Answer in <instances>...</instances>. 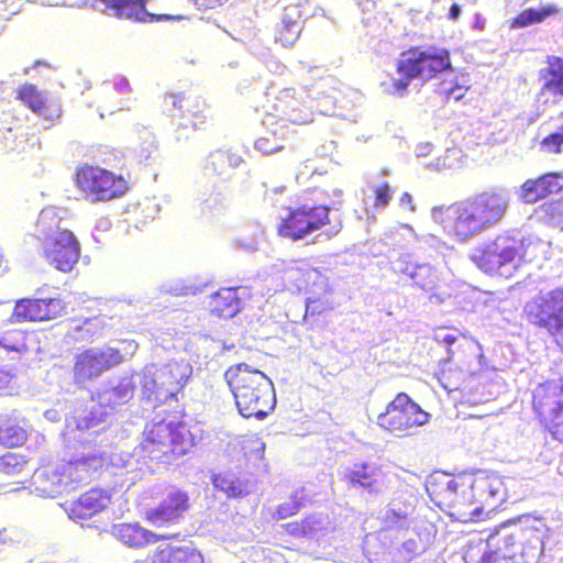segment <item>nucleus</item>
<instances>
[{"label": "nucleus", "instance_id": "c85d7f7f", "mask_svg": "<svg viewBox=\"0 0 563 563\" xmlns=\"http://www.w3.org/2000/svg\"><path fill=\"white\" fill-rule=\"evenodd\" d=\"M150 0H99L103 10H109L119 19L137 22H153L170 19L169 15H156L146 10Z\"/></svg>", "mask_w": 563, "mask_h": 563}, {"label": "nucleus", "instance_id": "bf43d9fd", "mask_svg": "<svg viewBox=\"0 0 563 563\" xmlns=\"http://www.w3.org/2000/svg\"><path fill=\"white\" fill-rule=\"evenodd\" d=\"M203 111H192L191 119H188L184 122L179 123V126L183 129H188L189 123L192 129H198L206 120L207 115L202 113Z\"/></svg>", "mask_w": 563, "mask_h": 563}, {"label": "nucleus", "instance_id": "f3484780", "mask_svg": "<svg viewBox=\"0 0 563 563\" xmlns=\"http://www.w3.org/2000/svg\"><path fill=\"white\" fill-rule=\"evenodd\" d=\"M520 545V558L523 563H536L543 551V538L547 526L542 519L522 516L509 522Z\"/></svg>", "mask_w": 563, "mask_h": 563}, {"label": "nucleus", "instance_id": "4468645a", "mask_svg": "<svg viewBox=\"0 0 563 563\" xmlns=\"http://www.w3.org/2000/svg\"><path fill=\"white\" fill-rule=\"evenodd\" d=\"M79 188L91 195L92 200L107 201L122 196L128 185L122 176L95 166H86L77 173Z\"/></svg>", "mask_w": 563, "mask_h": 563}, {"label": "nucleus", "instance_id": "0eeeda50", "mask_svg": "<svg viewBox=\"0 0 563 563\" xmlns=\"http://www.w3.org/2000/svg\"><path fill=\"white\" fill-rule=\"evenodd\" d=\"M531 244V240L520 232H505L477 246L471 257L485 273L510 277L523 262Z\"/></svg>", "mask_w": 563, "mask_h": 563}, {"label": "nucleus", "instance_id": "e433bc0d", "mask_svg": "<svg viewBox=\"0 0 563 563\" xmlns=\"http://www.w3.org/2000/svg\"><path fill=\"white\" fill-rule=\"evenodd\" d=\"M240 291V287H229L213 292L208 301L211 313L219 318H233L242 308Z\"/></svg>", "mask_w": 563, "mask_h": 563}, {"label": "nucleus", "instance_id": "aec40b11", "mask_svg": "<svg viewBox=\"0 0 563 563\" xmlns=\"http://www.w3.org/2000/svg\"><path fill=\"white\" fill-rule=\"evenodd\" d=\"M516 556H520L516 531H512L509 522H505L488 537L478 563H499Z\"/></svg>", "mask_w": 563, "mask_h": 563}, {"label": "nucleus", "instance_id": "c03bdc74", "mask_svg": "<svg viewBox=\"0 0 563 563\" xmlns=\"http://www.w3.org/2000/svg\"><path fill=\"white\" fill-rule=\"evenodd\" d=\"M540 78L543 80L541 95L563 96V59L551 57L549 66L540 70Z\"/></svg>", "mask_w": 563, "mask_h": 563}, {"label": "nucleus", "instance_id": "052dcab7", "mask_svg": "<svg viewBox=\"0 0 563 563\" xmlns=\"http://www.w3.org/2000/svg\"><path fill=\"white\" fill-rule=\"evenodd\" d=\"M435 340L439 343H442L448 349V354H451L452 353L451 347L457 341V336L453 333H448V332L441 331L435 334Z\"/></svg>", "mask_w": 563, "mask_h": 563}, {"label": "nucleus", "instance_id": "69168bd1", "mask_svg": "<svg viewBox=\"0 0 563 563\" xmlns=\"http://www.w3.org/2000/svg\"><path fill=\"white\" fill-rule=\"evenodd\" d=\"M306 307H307V312H310L311 314L321 312V303L319 302L318 299H313V298L309 297L307 299Z\"/></svg>", "mask_w": 563, "mask_h": 563}, {"label": "nucleus", "instance_id": "13d9d810", "mask_svg": "<svg viewBox=\"0 0 563 563\" xmlns=\"http://www.w3.org/2000/svg\"><path fill=\"white\" fill-rule=\"evenodd\" d=\"M389 186L385 183L383 186L377 187L375 190V206L386 207L390 200Z\"/></svg>", "mask_w": 563, "mask_h": 563}, {"label": "nucleus", "instance_id": "3c124183", "mask_svg": "<svg viewBox=\"0 0 563 563\" xmlns=\"http://www.w3.org/2000/svg\"><path fill=\"white\" fill-rule=\"evenodd\" d=\"M310 499L306 494L305 488L295 490L288 500L280 504L277 508V516L279 519L288 518L297 514L301 507H303Z\"/></svg>", "mask_w": 563, "mask_h": 563}, {"label": "nucleus", "instance_id": "09e8293b", "mask_svg": "<svg viewBox=\"0 0 563 563\" xmlns=\"http://www.w3.org/2000/svg\"><path fill=\"white\" fill-rule=\"evenodd\" d=\"M537 214L545 224L563 229V200L543 203Z\"/></svg>", "mask_w": 563, "mask_h": 563}, {"label": "nucleus", "instance_id": "e2e57ef3", "mask_svg": "<svg viewBox=\"0 0 563 563\" xmlns=\"http://www.w3.org/2000/svg\"><path fill=\"white\" fill-rule=\"evenodd\" d=\"M228 0H196L194 3L198 10L214 9L222 5Z\"/></svg>", "mask_w": 563, "mask_h": 563}, {"label": "nucleus", "instance_id": "680f3d73", "mask_svg": "<svg viewBox=\"0 0 563 563\" xmlns=\"http://www.w3.org/2000/svg\"><path fill=\"white\" fill-rule=\"evenodd\" d=\"M186 101L183 95L170 93L165 97V104L172 106L174 110L183 111L184 102Z\"/></svg>", "mask_w": 563, "mask_h": 563}, {"label": "nucleus", "instance_id": "393cba45", "mask_svg": "<svg viewBox=\"0 0 563 563\" xmlns=\"http://www.w3.org/2000/svg\"><path fill=\"white\" fill-rule=\"evenodd\" d=\"M216 490L227 498H243L256 490L255 477L245 472L224 471L212 475Z\"/></svg>", "mask_w": 563, "mask_h": 563}, {"label": "nucleus", "instance_id": "8fccbe9b", "mask_svg": "<svg viewBox=\"0 0 563 563\" xmlns=\"http://www.w3.org/2000/svg\"><path fill=\"white\" fill-rule=\"evenodd\" d=\"M27 462L24 455L14 452L0 454V473L8 476L20 475L26 468Z\"/></svg>", "mask_w": 563, "mask_h": 563}, {"label": "nucleus", "instance_id": "603ef678", "mask_svg": "<svg viewBox=\"0 0 563 563\" xmlns=\"http://www.w3.org/2000/svg\"><path fill=\"white\" fill-rule=\"evenodd\" d=\"M110 349L114 352H118L119 361L117 362V366L123 363L129 357H132L137 349L139 344L134 340H124L120 341L118 346H110Z\"/></svg>", "mask_w": 563, "mask_h": 563}, {"label": "nucleus", "instance_id": "20e7f679", "mask_svg": "<svg viewBox=\"0 0 563 563\" xmlns=\"http://www.w3.org/2000/svg\"><path fill=\"white\" fill-rule=\"evenodd\" d=\"M63 211L44 208L35 225V236L41 242L44 257L57 271L69 273L80 257V243L75 234L62 227Z\"/></svg>", "mask_w": 563, "mask_h": 563}, {"label": "nucleus", "instance_id": "f257e3e1", "mask_svg": "<svg viewBox=\"0 0 563 563\" xmlns=\"http://www.w3.org/2000/svg\"><path fill=\"white\" fill-rule=\"evenodd\" d=\"M510 201L508 189L492 188L448 207H434L431 217L449 236L465 243L499 225Z\"/></svg>", "mask_w": 563, "mask_h": 563}, {"label": "nucleus", "instance_id": "5fc2aeb1", "mask_svg": "<svg viewBox=\"0 0 563 563\" xmlns=\"http://www.w3.org/2000/svg\"><path fill=\"white\" fill-rule=\"evenodd\" d=\"M563 145V126L542 141V146L550 153H560Z\"/></svg>", "mask_w": 563, "mask_h": 563}, {"label": "nucleus", "instance_id": "2f4dec72", "mask_svg": "<svg viewBox=\"0 0 563 563\" xmlns=\"http://www.w3.org/2000/svg\"><path fill=\"white\" fill-rule=\"evenodd\" d=\"M139 378L135 375H124L110 383L109 387L99 393L101 405L112 411L117 407L128 404L134 396Z\"/></svg>", "mask_w": 563, "mask_h": 563}, {"label": "nucleus", "instance_id": "a19ab883", "mask_svg": "<svg viewBox=\"0 0 563 563\" xmlns=\"http://www.w3.org/2000/svg\"><path fill=\"white\" fill-rule=\"evenodd\" d=\"M152 563H203L200 552L191 545L159 547Z\"/></svg>", "mask_w": 563, "mask_h": 563}, {"label": "nucleus", "instance_id": "c9c22d12", "mask_svg": "<svg viewBox=\"0 0 563 563\" xmlns=\"http://www.w3.org/2000/svg\"><path fill=\"white\" fill-rule=\"evenodd\" d=\"M263 124L267 128V135L255 141V150L265 155L283 150L284 141L291 132L289 126L280 124V122H276V115L274 114H267L263 120Z\"/></svg>", "mask_w": 563, "mask_h": 563}, {"label": "nucleus", "instance_id": "864d4df0", "mask_svg": "<svg viewBox=\"0 0 563 563\" xmlns=\"http://www.w3.org/2000/svg\"><path fill=\"white\" fill-rule=\"evenodd\" d=\"M113 91L124 95L131 91L129 80L125 77H119L111 86L109 82H103L100 89L102 96L111 95Z\"/></svg>", "mask_w": 563, "mask_h": 563}, {"label": "nucleus", "instance_id": "6ab92c4d", "mask_svg": "<svg viewBox=\"0 0 563 563\" xmlns=\"http://www.w3.org/2000/svg\"><path fill=\"white\" fill-rule=\"evenodd\" d=\"M308 0H297L284 8L276 26L275 41L284 47H291L299 38L307 19L310 18Z\"/></svg>", "mask_w": 563, "mask_h": 563}, {"label": "nucleus", "instance_id": "c756f323", "mask_svg": "<svg viewBox=\"0 0 563 563\" xmlns=\"http://www.w3.org/2000/svg\"><path fill=\"white\" fill-rule=\"evenodd\" d=\"M29 422L23 415L12 409L0 413V444L7 448L22 445L27 439Z\"/></svg>", "mask_w": 563, "mask_h": 563}, {"label": "nucleus", "instance_id": "a18cd8bd", "mask_svg": "<svg viewBox=\"0 0 563 563\" xmlns=\"http://www.w3.org/2000/svg\"><path fill=\"white\" fill-rule=\"evenodd\" d=\"M264 239V229L258 223L246 225L232 240V246L244 253H255Z\"/></svg>", "mask_w": 563, "mask_h": 563}, {"label": "nucleus", "instance_id": "4be33fe9", "mask_svg": "<svg viewBox=\"0 0 563 563\" xmlns=\"http://www.w3.org/2000/svg\"><path fill=\"white\" fill-rule=\"evenodd\" d=\"M64 310L59 298L30 299L23 298L15 302L10 317L11 322L43 321L55 319Z\"/></svg>", "mask_w": 563, "mask_h": 563}, {"label": "nucleus", "instance_id": "b1692460", "mask_svg": "<svg viewBox=\"0 0 563 563\" xmlns=\"http://www.w3.org/2000/svg\"><path fill=\"white\" fill-rule=\"evenodd\" d=\"M78 440L84 442L81 451L95 450L101 453L103 462L109 460V465L118 471L115 475L122 477L120 484L121 487L126 486V488H129L143 477L145 473L143 465L145 463H141L140 460L136 459L133 454L128 452H111L106 457L104 452L100 449L86 445V443L90 442L89 440L82 439L80 437H78Z\"/></svg>", "mask_w": 563, "mask_h": 563}, {"label": "nucleus", "instance_id": "6e6d98bb", "mask_svg": "<svg viewBox=\"0 0 563 563\" xmlns=\"http://www.w3.org/2000/svg\"><path fill=\"white\" fill-rule=\"evenodd\" d=\"M167 292H170L175 296H187L195 295L199 291V287L194 284H188L183 280H177L173 285H170L167 289Z\"/></svg>", "mask_w": 563, "mask_h": 563}, {"label": "nucleus", "instance_id": "423d86ee", "mask_svg": "<svg viewBox=\"0 0 563 563\" xmlns=\"http://www.w3.org/2000/svg\"><path fill=\"white\" fill-rule=\"evenodd\" d=\"M192 375V366L187 360H170L162 365H146L136 373L143 398L153 407L169 401H178Z\"/></svg>", "mask_w": 563, "mask_h": 563}, {"label": "nucleus", "instance_id": "473e14b6", "mask_svg": "<svg viewBox=\"0 0 563 563\" xmlns=\"http://www.w3.org/2000/svg\"><path fill=\"white\" fill-rule=\"evenodd\" d=\"M38 343L35 332L20 329L5 331L0 335V357L3 358L13 353L11 358H15L31 351H37Z\"/></svg>", "mask_w": 563, "mask_h": 563}, {"label": "nucleus", "instance_id": "bb28decb", "mask_svg": "<svg viewBox=\"0 0 563 563\" xmlns=\"http://www.w3.org/2000/svg\"><path fill=\"white\" fill-rule=\"evenodd\" d=\"M473 489L476 492L477 505L490 510L496 509L506 499V488L503 479L495 474L478 472L473 478Z\"/></svg>", "mask_w": 563, "mask_h": 563}, {"label": "nucleus", "instance_id": "58836bf2", "mask_svg": "<svg viewBox=\"0 0 563 563\" xmlns=\"http://www.w3.org/2000/svg\"><path fill=\"white\" fill-rule=\"evenodd\" d=\"M111 534L130 548L140 549L156 542V534L139 523H117L111 527Z\"/></svg>", "mask_w": 563, "mask_h": 563}, {"label": "nucleus", "instance_id": "a211bd4d", "mask_svg": "<svg viewBox=\"0 0 563 563\" xmlns=\"http://www.w3.org/2000/svg\"><path fill=\"white\" fill-rule=\"evenodd\" d=\"M118 352L110 345L91 347L79 353L75 357L74 378L77 384H84L93 379L117 366Z\"/></svg>", "mask_w": 563, "mask_h": 563}, {"label": "nucleus", "instance_id": "7ed1b4c3", "mask_svg": "<svg viewBox=\"0 0 563 563\" xmlns=\"http://www.w3.org/2000/svg\"><path fill=\"white\" fill-rule=\"evenodd\" d=\"M102 466L103 457L100 452L80 451L68 461L36 470L32 476V487L37 496L56 498L74 490L78 483L89 479Z\"/></svg>", "mask_w": 563, "mask_h": 563}, {"label": "nucleus", "instance_id": "2eb2a0df", "mask_svg": "<svg viewBox=\"0 0 563 563\" xmlns=\"http://www.w3.org/2000/svg\"><path fill=\"white\" fill-rule=\"evenodd\" d=\"M282 279L288 290L309 291L314 296L327 294L328 278L303 260L283 261L280 263Z\"/></svg>", "mask_w": 563, "mask_h": 563}, {"label": "nucleus", "instance_id": "cd10ccee", "mask_svg": "<svg viewBox=\"0 0 563 563\" xmlns=\"http://www.w3.org/2000/svg\"><path fill=\"white\" fill-rule=\"evenodd\" d=\"M111 503V495L106 489L92 488L71 503L66 509L68 517L75 521L86 520L101 512Z\"/></svg>", "mask_w": 563, "mask_h": 563}, {"label": "nucleus", "instance_id": "9d476101", "mask_svg": "<svg viewBox=\"0 0 563 563\" xmlns=\"http://www.w3.org/2000/svg\"><path fill=\"white\" fill-rule=\"evenodd\" d=\"M527 320L544 329L563 351V287L540 294L523 308Z\"/></svg>", "mask_w": 563, "mask_h": 563}, {"label": "nucleus", "instance_id": "de8ad7c7", "mask_svg": "<svg viewBox=\"0 0 563 563\" xmlns=\"http://www.w3.org/2000/svg\"><path fill=\"white\" fill-rule=\"evenodd\" d=\"M139 139L141 142L135 148V154L140 163H147L154 159L158 151L155 135L147 129H142Z\"/></svg>", "mask_w": 563, "mask_h": 563}, {"label": "nucleus", "instance_id": "5701e85b", "mask_svg": "<svg viewBox=\"0 0 563 563\" xmlns=\"http://www.w3.org/2000/svg\"><path fill=\"white\" fill-rule=\"evenodd\" d=\"M188 509L187 492L173 486L166 489L159 504L147 511V518L152 523L163 526L178 521Z\"/></svg>", "mask_w": 563, "mask_h": 563}, {"label": "nucleus", "instance_id": "6e6552de", "mask_svg": "<svg viewBox=\"0 0 563 563\" xmlns=\"http://www.w3.org/2000/svg\"><path fill=\"white\" fill-rule=\"evenodd\" d=\"M287 210V216L282 218L278 227V233L283 238H288L292 241L303 240L314 231L329 224L324 232L316 236L313 240L316 242L320 238L330 240L342 230L341 219L335 217L331 219V209L325 205L303 202L295 207H288Z\"/></svg>", "mask_w": 563, "mask_h": 563}, {"label": "nucleus", "instance_id": "338daca9", "mask_svg": "<svg viewBox=\"0 0 563 563\" xmlns=\"http://www.w3.org/2000/svg\"><path fill=\"white\" fill-rule=\"evenodd\" d=\"M431 143H421L416 147V154L418 157H426L431 153Z\"/></svg>", "mask_w": 563, "mask_h": 563}, {"label": "nucleus", "instance_id": "79ce46f5", "mask_svg": "<svg viewBox=\"0 0 563 563\" xmlns=\"http://www.w3.org/2000/svg\"><path fill=\"white\" fill-rule=\"evenodd\" d=\"M109 415L110 411L104 405L100 404V400H98V402L91 401V404L78 412V415L66 419L67 428L71 429L75 427L78 431H88L104 422Z\"/></svg>", "mask_w": 563, "mask_h": 563}, {"label": "nucleus", "instance_id": "9b49d317", "mask_svg": "<svg viewBox=\"0 0 563 563\" xmlns=\"http://www.w3.org/2000/svg\"><path fill=\"white\" fill-rule=\"evenodd\" d=\"M429 418L430 415L412 401L407 394L400 393L386 410L378 415L377 424L400 435L410 433L411 429L426 424Z\"/></svg>", "mask_w": 563, "mask_h": 563}, {"label": "nucleus", "instance_id": "0e129e2a", "mask_svg": "<svg viewBox=\"0 0 563 563\" xmlns=\"http://www.w3.org/2000/svg\"><path fill=\"white\" fill-rule=\"evenodd\" d=\"M12 378L13 375L10 371L0 368V390L8 388Z\"/></svg>", "mask_w": 563, "mask_h": 563}, {"label": "nucleus", "instance_id": "a878e982", "mask_svg": "<svg viewBox=\"0 0 563 563\" xmlns=\"http://www.w3.org/2000/svg\"><path fill=\"white\" fill-rule=\"evenodd\" d=\"M562 189L563 175L549 173L537 179H527L515 194L521 202L531 205Z\"/></svg>", "mask_w": 563, "mask_h": 563}, {"label": "nucleus", "instance_id": "39448f33", "mask_svg": "<svg viewBox=\"0 0 563 563\" xmlns=\"http://www.w3.org/2000/svg\"><path fill=\"white\" fill-rule=\"evenodd\" d=\"M450 66V53L445 48L428 47L423 51L404 54L397 62L396 75L382 82L383 92L402 98L407 95L408 87L413 79L422 81L437 79Z\"/></svg>", "mask_w": 563, "mask_h": 563}, {"label": "nucleus", "instance_id": "ddd939ff", "mask_svg": "<svg viewBox=\"0 0 563 563\" xmlns=\"http://www.w3.org/2000/svg\"><path fill=\"white\" fill-rule=\"evenodd\" d=\"M533 409L548 424L554 439L563 442V382H547L533 393Z\"/></svg>", "mask_w": 563, "mask_h": 563}, {"label": "nucleus", "instance_id": "774afa93", "mask_svg": "<svg viewBox=\"0 0 563 563\" xmlns=\"http://www.w3.org/2000/svg\"><path fill=\"white\" fill-rule=\"evenodd\" d=\"M288 531L289 533L297 536V537H306V531L302 530L301 522H291L288 525Z\"/></svg>", "mask_w": 563, "mask_h": 563}, {"label": "nucleus", "instance_id": "f8f14e48", "mask_svg": "<svg viewBox=\"0 0 563 563\" xmlns=\"http://www.w3.org/2000/svg\"><path fill=\"white\" fill-rule=\"evenodd\" d=\"M391 271L410 286L430 294V299L439 296L434 292L440 285L441 277L439 271L430 263L419 261L411 253H401L396 258L390 260Z\"/></svg>", "mask_w": 563, "mask_h": 563}, {"label": "nucleus", "instance_id": "72a5a7b5", "mask_svg": "<svg viewBox=\"0 0 563 563\" xmlns=\"http://www.w3.org/2000/svg\"><path fill=\"white\" fill-rule=\"evenodd\" d=\"M196 200L200 214L207 218L221 214L229 205L227 192L216 184L200 186Z\"/></svg>", "mask_w": 563, "mask_h": 563}, {"label": "nucleus", "instance_id": "dca6fc26", "mask_svg": "<svg viewBox=\"0 0 563 563\" xmlns=\"http://www.w3.org/2000/svg\"><path fill=\"white\" fill-rule=\"evenodd\" d=\"M448 505L461 521H474L482 515V506L477 505L473 479L460 477L449 479L442 492Z\"/></svg>", "mask_w": 563, "mask_h": 563}, {"label": "nucleus", "instance_id": "4c0bfd02", "mask_svg": "<svg viewBox=\"0 0 563 563\" xmlns=\"http://www.w3.org/2000/svg\"><path fill=\"white\" fill-rule=\"evenodd\" d=\"M18 97L34 113L47 121H53L59 117V108L47 103L46 93L37 90L34 85L26 84L22 86L18 91Z\"/></svg>", "mask_w": 563, "mask_h": 563}, {"label": "nucleus", "instance_id": "1a4fd4ad", "mask_svg": "<svg viewBox=\"0 0 563 563\" xmlns=\"http://www.w3.org/2000/svg\"><path fill=\"white\" fill-rule=\"evenodd\" d=\"M192 446V437L187 427L175 420H161L146 426L142 450L151 460L170 464L185 455Z\"/></svg>", "mask_w": 563, "mask_h": 563}, {"label": "nucleus", "instance_id": "4d7b16f0", "mask_svg": "<svg viewBox=\"0 0 563 563\" xmlns=\"http://www.w3.org/2000/svg\"><path fill=\"white\" fill-rule=\"evenodd\" d=\"M301 527L302 530L306 531L305 536L312 538L314 537L316 532L321 529L322 521L316 516H310L301 521Z\"/></svg>", "mask_w": 563, "mask_h": 563}, {"label": "nucleus", "instance_id": "49530a36", "mask_svg": "<svg viewBox=\"0 0 563 563\" xmlns=\"http://www.w3.org/2000/svg\"><path fill=\"white\" fill-rule=\"evenodd\" d=\"M556 11V8L552 5L543 7L540 9H526L514 19L511 27L521 29L536 23H540L548 16L554 14Z\"/></svg>", "mask_w": 563, "mask_h": 563}, {"label": "nucleus", "instance_id": "7c9ffc66", "mask_svg": "<svg viewBox=\"0 0 563 563\" xmlns=\"http://www.w3.org/2000/svg\"><path fill=\"white\" fill-rule=\"evenodd\" d=\"M277 112L276 122L286 124H306L312 122V111L309 107L302 106L301 102L292 96V90L286 89L277 98L274 106Z\"/></svg>", "mask_w": 563, "mask_h": 563}, {"label": "nucleus", "instance_id": "f704fd0d", "mask_svg": "<svg viewBox=\"0 0 563 563\" xmlns=\"http://www.w3.org/2000/svg\"><path fill=\"white\" fill-rule=\"evenodd\" d=\"M439 78L441 80L435 84L434 92L441 97L443 102H448L450 99L461 100L470 87L468 75L457 73L452 65Z\"/></svg>", "mask_w": 563, "mask_h": 563}, {"label": "nucleus", "instance_id": "ea45409f", "mask_svg": "<svg viewBox=\"0 0 563 563\" xmlns=\"http://www.w3.org/2000/svg\"><path fill=\"white\" fill-rule=\"evenodd\" d=\"M243 163V158L230 151L218 150L209 154L205 170L212 173L223 180L232 177L233 170Z\"/></svg>", "mask_w": 563, "mask_h": 563}, {"label": "nucleus", "instance_id": "37998d69", "mask_svg": "<svg viewBox=\"0 0 563 563\" xmlns=\"http://www.w3.org/2000/svg\"><path fill=\"white\" fill-rule=\"evenodd\" d=\"M412 510L413 507L411 504L402 501L399 498L393 499L380 514L384 528L390 530L408 529L410 525L409 516Z\"/></svg>", "mask_w": 563, "mask_h": 563}, {"label": "nucleus", "instance_id": "412c9836", "mask_svg": "<svg viewBox=\"0 0 563 563\" xmlns=\"http://www.w3.org/2000/svg\"><path fill=\"white\" fill-rule=\"evenodd\" d=\"M351 488L371 497L380 495L385 489L384 474L373 462H356L344 473Z\"/></svg>", "mask_w": 563, "mask_h": 563}, {"label": "nucleus", "instance_id": "f03ea898", "mask_svg": "<svg viewBox=\"0 0 563 563\" xmlns=\"http://www.w3.org/2000/svg\"><path fill=\"white\" fill-rule=\"evenodd\" d=\"M239 412L244 418L264 420L276 406L273 382L246 363L230 366L224 373Z\"/></svg>", "mask_w": 563, "mask_h": 563}]
</instances>
